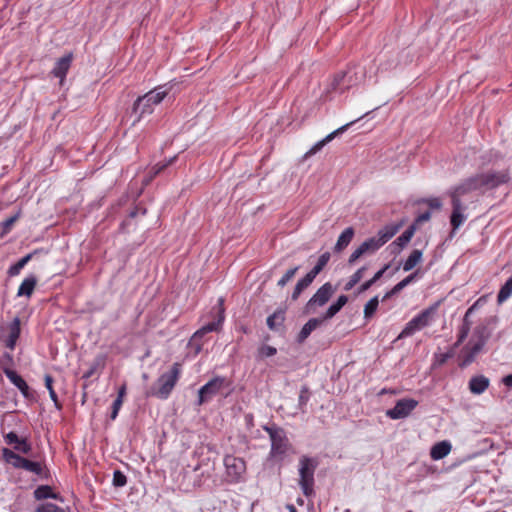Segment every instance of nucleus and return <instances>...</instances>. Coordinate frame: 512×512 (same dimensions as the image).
I'll return each mask as SVG.
<instances>
[{"label":"nucleus","mask_w":512,"mask_h":512,"mask_svg":"<svg viewBox=\"0 0 512 512\" xmlns=\"http://www.w3.org/2000/svg\"><path fill=\"white\" fill-rule=\"evenodd\" d=\"M168 94L165 86H159L145 95L138 97L133 105L135 115L133 124L140 121L143 115L151 114L155 105H158Z\"/></svg>","instance_id":"nucleus-1"},{"label":"nucleus","mask_w":512,"mask_h":512,"mask_svg":"<svg viewBox=\"0 0 512 512\" xmlns=\"http://www.w3.org/2000/svg\"><path fill=\"white\" fill-rule=\"evenodd\" d=\"M365 77V71L360 66L349 68L345 72L337 73L327 87V92L343 93L360 84Z\"/></svg>","instance_id":"nucleus-2"},{"label":"nucleus","mask_w":512,"mask_h":512,"mask_svg":"<svg viewBox=\"0 0 512 512\" xmlns=\"http://www.w3.org/2000/svg\"><path fill=\"white\" fill-rule=\"evenodd\" d=\"M181 373V365L174 363L168 372L163 373L155 386L148 392V395L156 396L160 399H166L175 387Z\"/></svg>","instance_id":"nucleus-3"},{"label":"nucleus","mask_w":512,"mask_h":512,"mask_svg":"<svg viewBox=\"0 0 512 512\" xmlns=\"http://www.w3.org/2000/svg\"><path fill=\"white\" fill-rule=\"evenodd\" d=\"M483 331V327L475 328L471 339L461 351L460 367H466L471 364L484 347L486 339L483 335Z\"/></svg>","instance_id":"nucleus-4"},{"label":"nucleus","mask_w":512,"mask_h":512,"mask_svg":"<svg viewBox=\"0 0 512 512\" xmlns=\"http://www.w3.org/2000/svg\"><path fill=\"white\" fill-rule=\"evenodd\" d=\"M399 228L400 225H386L378 231L377 235L365 240L360 245L364 254L375 253L398 232Z\"/></svg>","instance_id":"nucleus-5"},{"label":"nucleus","mask_w":512,"mask_h":512,"mask_svg":"<svg viewBox=\"0 0 512 512\" xmlns=\"http://www.w3.org/2000/svg\"><path fill=\"white\" fill-rule=\"evenodd\" d=\"M317 467V462L307 456L300 459L299 467V484L302 488L304 495L310 496L313 493L314 485V472Z\"/></svg>","instance_id":"nucleus-6"},{"label":"nucleus","mask_w":512,"mask_h":512,"mask_svg":"<svg viewBox=\"0 0 512 512\" xmlns=\"http://www.w3.org/2000/svg\"><path fill=\"white\" fill-rule=\"evenodd\" d=\"M436 311L435 306L424 309L417 316L412 318L398 335L397 339H403L412 336L415 332L422 330L427 327Z\"/></svg>","instance_id":"nucleus-7"},{"label":"nucleus","mask_w":512,"mask_h":512,"mask_svg":"<svg viewBox=\"0 0 512 512\" xmlns=\"http://www.w3.org/2000/svg\"><path fill=\"white\" fill-rule=\"evenodd\" d=\"M271 440L270 455L278 460H282L288 452L290 445L285 432L280 428L265 427Z\"/></svg>","instance_id":"nucleus-8"},{"label":"nucleus","mask_w":512,"mask_h":512,"mask_svg":"<svg viewBox=\"0 0 512 512\" xmlns=\"http://www.w3.org/2000/svg\"><path fill=\"white\" fill-rule=\"evenodd\" d=\"M3 457L7 463L13 465L15 468H21L36 475H40L42 473V466L39 462L23 458L10 449H3Z\"/></svg>","instance_id":"nucleus-9"},{"label":"nucleus","mask_w":512,"mask_h":512,"mask_svg":"<svg viewBox=\"0 0 512 512\" xmlns=\"http://www.w3.org/2000/svg\"><path fill=\"white\" fill-rule=\"evenodd\" d=\"M334 291L331 283L327 282L323 284L307 302L305 312L313 313L317 307L324 306L332 297Z\"/></svg>","instance_id":"nucleus-10"},{"label":"nucleus","mask_w":512,"mask_h":512,"mask_svg":"<svg viewBox=\"0 0 512 512\" xmlns=\"http://www.w3.org/2000/svg\"><path fill=\"white\" fill-rule=\"evenodd\" d=\"M224 465L226 468V476L230 482L240 481L246 472V464L242 458L227 455L224 458Z\"/></svg>","instance_id":"nucleus-11"},{"label":"nucleus","mask_w":512,"mask_h":512,"mask_svg":"<svg viewBox=\"0 0 512 512\" xmlns=\"http://www.w3.org/2000/svg\"><path fill=\"white\" fill-rule=\"evenodd\" d=\"M474 177L479 189H494L509 180V176L505 172H488Z\"/></svg>","instance_id":"nucleus-12"},{"label":"nucleus","mask_w":512,"mask_h":512,"mask_svg":"<svg viewBox=\"0 0 512 512\" xmlns=\"http://www.w3.org/2000/svg\"><path fill=\"white\" fill-rule=\"evenodd\" d=\"M225 383V378L215 377L204 386H202L198 392V404L202 405L203 403L211 400L214 396L219 394L224 388Z\"/></svg>","instance_id":"nucleus-13"},{"label":"nucleus","mask_w":512,"mask_h":512,"mask_svg":"<svg viewBox=\"0 0 512 512\" xmlns=\"http://www.w3.org/2000/svg\"><path fill=\"white\" fill-rule=\"evenodd\" d=\"M418 405V401L411 398L400 399L396 405L387 410L386 415L391 419H403L407 417Z\"/></svg>","instance_id":"nucleus-14"},{"label":"nucleus","mask_w":512,"mask_h":512,"mask_svg":"<svg viewBox=\"0 0 512 512\" xmlns=\"http://www.w3.org/2000/svg\"><path fill=\"white\" fill-rule=\"evenodd\" d=\"M479 190L475 177H471L457 185L449 192L452 203H462L461 198L472 191Z\"/></svg>","instance_id":"nucleus-15"},{"label":"nucleus","mask_w":512,"mask_h":512,"mask_svg":"<svg viewBox=\"0 0 512 512\" xmlns=\"http://www.w3.org/2000/svg\"><path fill=\"white\" fill-rule=\"evenodd\" d=\"M357 120L355 121H352L350 123H347L343 126H341L340 128L336 129L335 131H333L332 133L328 134L325 138H323L322 140L318 141L316 144H314L305 154H304V157L303 159H308L309 157L315 155L316 153H318L327 143H329L330 141H332L338 134L340 133H343L344 131L347 130V128L352 125L353 123H355Z\"/></svg>","instance_id":"nucleus-16"},{"label":"nucleus","mask_w":512,"mask_h":512,"mask_svg":"<svg viewBox=\"0 0 512 512\" xmlns=\"http://www.w3.org/2000/svg\"><path fill=\"white\" fill-rule=\"evenodd\" d=\"M4 440L8 445H13L14 449L28 454L31 451V444L26 438H19L15 432H9L4 436Z\"/></svg>","instance_id":"nucleus-17"},{"label":"nucleus","mask_w":512,"mask_h":512,"mask_svg":"<svg viewBox=\"0 0 512 512\" xmlns=\"http://www.w3.org/2000/svg\"><path fill=\"white\" fill-rule=\"evenodd\" d=\"M20 319L15 317L8 326V337L5 341L6 347L14 349L16 342L20 336Z\"/></svg>","instance_id":"nucleus-18"},{"label":"nucleus","mask_w":512,"mask_h":512,"mask_svg":"<svg viewBox=\"0 0 512 512\" xmlns=\"http://www.w3.org/2000/svg\"><path fill=\"white\" fill-rule=\"evenodd\" d=\"M223 320H224V310H223V308H221L218 320L216 322L208 323V324L204 325L202 328H200L199 330H197L194 333L192 340L196 341L197 339L201 338L202 336H204L205 334H207L209 332L218 331L222 325Z\"/></svg>","instance_id":"nucleus-19"},{"label":"nucleus","mask_w":512,"mask_h":512,"mask_svg":"<svg viewBox=\"0 0 512 512\" xmlns=\"http://www.w3.org/2000/svg\"><path fill=\"white\" fill-rule=\"evenodd\" d=\"M71 62H72V54L71 53L61 57L57 61L54 69L52 70L53 75L55 77H58L61 80H63L70 68Z\"/></svg>","instance_id":"nucleus-20"},{"label":"nucleus","mask_w":512,"mask_h":512,"mask_svg":"<svg viewBox=\"0 0 512 512\" xmlns=\"http://www.w3.org/2000/svg\"><path fill=\"white\" fill-rule=\"evenodd\" d=\"M323 323V320L320 318H311L308 320V322L302 327L301 331L297 335V342L299 344H302L314 331L316 328H318Z\"/></svg>","instance_id":"nucleus-21"},{"label":"nucleus","mask_w":512,"mask_h":512,"mask_svg":"<svg viewBox=\"0 0 512 512\" xmlns=\"http://www.w3.org/2000/svg\"><path fill=\"white\" fill-rule=\"evenodd\" d=\"M489 383V379L483 375L474 376L469 381V389L473 394H481L488 388Z\"/></svg>","instance_id":"nucleus-22"},{"label":"nucleus","mask_w":512,"mask_h":512,"mask_svg":"<svg viewBox=\"0 0 512 512\" xmlns=\"http://www.w3.org/2000/svg\"><path fill=\"white\" fill-rule=\"evenodd\" d=\"M452 214L450 218L451 225L453 227V230H456L462 225V223L465 220V216L463 214L465 207L462 203H452Z\"/></svg>","instance_id":"nucleus-23"},{"label":"nucleus","mask_w":512,"mask_h":512,"mask_svg":"<svg viewBox=\"0 0 512 512\" xmlns=\"http://www.w3.org/2000/svg\"><path fill=\"white\" fill-rule=\"evenodd\" d=\"M450 451L451 444L448 441H441L431 448L430 456L433 460H440L446 457Z\"/></svg>","instance_id":"nucleus-24"},{"label":"nucleus","mask_w":512,"mask_h":512,"mask_svg":"<svg viewBox=\"0 0 512 512\" xmlns=\"http://www.w3.org/2000/svg\"><path fill=\"white\" fill-rule=\"evenodd\" d=\"M314 279L313 275L308 272L302 279L298 280L292 292L291 299L296 301L301 293L311 285Z\"/></svg>","instance_id":"nucleus-25"},{"label":"nucleus","mask_w":512,"mask_h":512,"mask_svg":"<svg viewBox=\"0 0 512 512\" xmlns=\"http://www.w3.org/2000/svg\"><path fill=\"white\" fill-rule=\"evenodd\" d=\"M36 284L37 279L35 276L25 278L18 288L17 295L30 297L36 287Z\"/></svg>","instance_id":"nucleus-26"},{"label":"nucleus","mask_w":512,"mask_h":512,"mask_svg":"<svg viewBox=\"0 0 512 512\" xmlns=\"http://www.w3.org/2000/svg\"><path fill=\"white\" fill-rule=\"evenodd\" d=\"M354 236V229L352 227L346 228L341 235L338 237V240L335 244V251L340 252L344 248H346L349 243L352 241Z\"/></svg>","instance_id":"nucleus-27"},{"label":"nucleus","mask_w":512,"mask_h":512,"mask_svg":"<svg viewBox=\"0 0 512 512\" xmlns=\"http://www.w3.org/2000/svg\"><path fill=\"white\" fill-rule=\"evenodd\" d=\"M285 321V312L283 310L275 311L267 318V326L271 330H277Z\"/></svg>","instance_id":"nucleus-28"},{"label":"nucleus","mask_w":512,"mask_h":512,"mask_svg":"<svg viewBox=\"0 0 512 512\" xmlns=\"http://www.w3.org/2000/svg\"><path fill=\"white\" fill-rule=\"evenodd\" d=\"M6 375L10 381L26 396L29 387L24 379L12 370H7Z\"/></svg>","instance_id":"nucleus-29"},{"label":"nucleus","mask_w":512,"mask_h":512,"mask_svg":"<svg viewBox=\"0 0 512 512\" xmlns=\"http://www.w3.org/2000/svg\"><path fill=\"white\" fill-rule=\"evenodd\" d=\"M422 260V251L415 249L411 252V254L408 256L406 261L403 264V270L404 271H410L412 270L416 265H418Z\"/></svg>","instance_id":"nucleus-30"},{"label":"nucleus","mask_w":512,"mask_h":512,"mask_svg":"<svg viewBox=\"0 0 512 512\" xmlns=\"http://www.w3.org/2000/svg\"><path fill=\"white\" fill-rule=\"evenodd\" d=\"M37 251H34L32 253H29L27 254L26 256H24L23 258H21L17 263H15L14 265H12L9 270H8V274L10 276H16L19 274V272L21 271L22 268H24V266L32 259L33 255L36 253Z\"/></svg>","instance_id":"nucleus-31"},{"label":"nucleus","mask_w":512,"mask_h":512,"mask_svg":"<svg viewBox=\"0 0 512 512\" xmlns=\"http://www.w3.org/2000/svg\"><path fill=\"white\" fill-rule=\"evenodd\" d=\"M414 231L415 229L413 226L409 227L393 242V245H397L400 249L404 248L413 237Z\"/></svg>","instance_id":"nucleus-32"},{"label":"nucleus","mask_w":512,"mask_h":512,"mask_svg":"<svg viewBox=\"0 0 512 512\" xmlns=\"http://www.w3.org/2000/svg\"><path fill=\"white\" fill-rule=\"evenodd\" d=\"M367 270L366 266H362L359 268L348 280V282L344 286L345 291L351 290L364 276L365 271Z\"/></svg>","instance_id":"nucleus-33"},{"label":"nucleus","mask_w":512,"mask_h":512,"mask_svg":"<svg viewBox=\"0 0 512 512\" xmlns=\"http://www.w3.org/2000/svg\"><path fill=\"white\" fill-rule=\"evenodd\" d=\"M44 381H45V387L47 388V390L49 391V395H50V398L51 400L54 402L56 408L60 409L61 408V405L58 401V397H57V394L53 388V378L51 375L49 374H46L45 377H44Z\"/></svg>","instance_id":"nucleus-34"},{"label":"nucleus","mask_w":512,"mask_h":512,"mask_svg":"<svg viewBox=\"0 0 512 512\" xmlns=\"http://www.w3.org/2000/svg\"><path fill=\"white\" fill-rule=\"evenodd\" d=\"M329 260H330V253L329 252L323 253L318 258L317 264L314 266V268L309 273L312 274L313 277L315 278L323 270V268L327 265Z\"/></svg>","instance_id":"nucleus-35"},{"label":"nucleus","mask_w":512,"mask_h":512,"mask_svg":"<svg viewBox=\"0 0 512 512\" xmlns=\"http://www.w3.org/2000/svg\"><path fill=\"white\" fill-rule=\"evenodd\" d=\"M512 295V277H510L506 283L501 287L498 296L497 301L499 303L504 302Z\"/></svg>","instance_id":"nucleus-36"},{"label":"nucleus","mask_w":512,"mask_h":512,"mask_svg":"<svg viewBox=\"0 0 512 512\" xmlns=\"http://www.w3.org/2000/svg\"><path fill=\"white\" fill-rule=\"evenodd\" d=\"M34 496L38 500H42V499H46V498H56V495L52 492L51 487L46 486V485L39 486L34 491Z\"/></svg>","instance_id":"nucleus-37"},{"label":"nucleus","mask_w":512,"mask_h":512,"mask_svg":"<svg viewBox=\"0 0 512 512\" xmlns=\"http://www.w3.org/2000/svg\"><path fill=\"white\" fill-rule=\"evenodd\" d=\"M378 305H379V300H378V297L375 296L373 298H371L365 305L364 307V317L366 319H369L371 318L374 313L376 312L377 308H378Z\"/></svg>","instance_id":"nucleus-38"},{"label":"nucleus","mask_w":512,"mask_h":512,"mask_svg":"<svg viewBox=\"0 0 512 512\" xmlns=\"http://www.w3.org/2000/svg\"><path fill=\"white\" fill-rule=\"evenodd\" d=\"M299 267H293L286 271V273L282 276V278L278 281L277 285L281 288H283L296 274Z\"/></svg>","instance_id":"nucleus-39"},{"label":"nucleus","mask_w":512,"mask_h":512,"mask_svg":"<svg viewBox=\"0 0 512 512\" xmlns=\"http://www.w3.org/2000/svg\"><path fill=\"white\" fill-rule=\"evenodd\" d=\"M481 301H482V298H479L470 308H468V310L466 311V313L464 315L462 326H467V327L471 328L472 322L469 319V317L476 310V308L479 306Z\"/></svg>","instance_id":"nucleus-40"},{"label":"nucleus","mask_w":512,"mask_h":512,"mask_svg":"<svg viewBox=\"0 0 512 512\" xmlns=\"http://www.w3.org/2000/svg\"><path fill=\"white\" fill-rule=\"evenodd\" d=\"M18 218H19V214H15V215L7 218L5 221H3L1 223V226H2L1 236L5 235L6 233H8L10 231L11 227L18 220Z\"/></svg>","instance_id":"nucleus-41"},{"label":"nucleus","mask_w":512,"mask_h":512,"mask_svg":"<svg viewBox=\"0 0 512 512\" xmlns=\"http://www.w3.org/2000/svg\"><path fill=\"white\" fill-rule=\"evenodd\" d=\"M127 483L126 476L119 470L114 471L113 474V485L115 487H123Z\"/></svg>","instance_id":"nucleus-42"},{"label":"nucleus","mask_w":512,"mask_h":512,"mask_svg":"<svg viewBox=\"0 0 512 512\" xmlns=\"http://www.w3.org/2000/svg\"><path fill=\"white\" fill-rule=\"evenodd\" d=\"M36 512H65L62 508L52 503H46L41 505Z\"/></svg>","instance_id":"nucleus-43"},{"label":"nucleus","mask_w":512,"mask_h":512,"mask_svg":"<svg viewBox=\"0 0 512 512\" xmlns=\"http://www.w3.org/2000/svg\"><path fill=\"white\" fill-rule=\"evenodd\" d=\"M277 353V349L273 346L263 345L259 348V354L263 357H271Z\"/></svg>","instance_id":"nucleus-44"},{"label":"nucleus","mask_w":512,"mask_h":512,"mask_svg":"<svg viewBox=\"0 0 512 512\" xmlns=\"http://www.w3.org/2000/svg\"><path fill=\"white\" fill-rule=\"evenodd\" d=\"M341 309L336 306L335 303H333L332 305H330V307L327 309V311L325 312L324 316L322 318H320L321 320H323V322L325 320H328V319H331L332 317H334Z\"/></svg>","instance_id":"nucleus-45"},{"label":"nucleus","mask_w":512,"mask_h":512,"mask_svg":"<svg viewBox=\"0 0 512 512\" xmlns=\"http://www.w3.org/2000/svg\"><path fill=\"white\" fill-rule=\"evenodd\" d=\"M469 332H470L469 327L461 326L459 335H458V339H457L456 343L454 344V348L458 347L467 338Z\"/></svg>","instance_id":"nucleus-46"},{"label":"nucleus","mask_w":512,"mask_h":512,"mask_svg":"<svg viewBox=\"0 0 512 512\" xmlns=\"http://www.w3.org/2000/svg\"><path fill=\"white\" fill-rule=\"evenodd\" d=\"M364 252L361 248V246H359L357 249H355L353 251V253L350 255L349 259H348V263L350 265L354 264L360 257L364 256Z\"/></svg>","instance_id":"nucleus-47"},{"label":"nucleus","mask_w":512,"mask_h":512,"mask_svg":"<svg viewBox=\"0 0 512 512\" xmlns=\"http://www.w3.org/2000/svg\"><path fill=\"white\" fill-rule=\"evenodd\" d=\"M123 404V400L116 398L112 405L111 419H116L118 412Z\"/></svg>","instance_id":"nucleus-48"},{"label":"nucleus","mask_w":512,"mask_h":512,"mask_svg":"<svg viewBox=\"0 0 512 512\" xmlns=\"http://www.w3.org/2000/svg\"><path fill=\"white\" fill-rule=\"evenodd\" d=\"M309 400V390L306 386L302 387L299 395V405L303 406L306 405V403Z\"/></svg>","instance_id":"nucleus-49"},{"label":"nucleus","mask_w":512,"mask_h":512,"mask_svg":"<svg viewBox=\"0 0 512 512\" xmlns=\"http://www.w3.org/2000/svg\"><path fill=\"white\" fill-rule=\"evenodd\" d=\"M175 158H171L169 161L161 164H157L153 167V176H156L157 174H159L164 168H166L167 166H169L173 161H174Z\"/></svg>","instance_id":"nucleus-50"},{"label":"nucleus","mask_w":512,"mask_h":512,"mask_svg":"<svg viewBox=\"0 0 512 512\" xmlns=\"http://www.w3.org/2000/svg\"><path fill=\"white\" fill-rule=\"evenodd\" d=\"M425 202L429 205V207L433 209H440L442 206L441 200L439 198H430L425 200Z\"/></svg>","instance_id":"nucleus-51"},{"label":"nucleus","mask_w":512,"mask_h":512,"mask_svg":"<svg viewBox=\"0 0 512 512\" xmlns=\"http://www.w3.org/2000/svg\"><path fill=\"white\" fill-rule=\"evenodd\" d=\"M390 265L386 264L382 269H380L378 272L374 274V276L370 279L373 283H376L383 275L384 273L389 269Z\"/></svg>","instance_id":"nucleus-52"},{"label":"nucleus","mask_w":512,"mask_h":512,"mask_svg":"<svg viewBox=\"0 0 512 512\" xmlns=\"http://www.w3.org/2000/svg\"><path fill=\"white\" fill-rule=\"evenodd\" d=\"M416 276H417V271H416V272H414V273H412V274H410L409 276H407L406 278H404V279H403L402 281H400V282H401V284H402V285L404 286V288H405L406 286H408L410 283H412V282L415 280Z\"/></svg>","instance_id":"nucleus-53"},{"label":"nucleus","mask_w":512,"mask_h":512,"mask_svg":"<svg viewBox=\"0 0 512 512\" xmlns=\"http://www.w3.org/2000/svg\"><path fill=\"white\" fill-rule=\"evenodd\" d=\"M374 283L369 279L368 281L362 283L359 287H358V294H361L363 292H365L366 290H368Z\"/></svg>","instance_id":"nucleus-54"},{"label":"nucleus","mask_w":512,"mask_h":512,"mask_svg":"<svg viewBox=\"0 0 512 512\" xmlns=\"http://www.w3.org/2000/svg\"><path fill=\"white\" fill-rule=\"evenodd\" d=\"M430 218H431V213L429 211H427V212H424V213L420 214L417 217L416 222L417 223H423V222L428 221Z\"/></svg>","instance_id":"nucleus-55"},{"label":"nucleus","mask_w":512,"mask_h":512,"mask_svg":"<svg viewBox=\"0 0 512 512\" xmlns=\"http://www.w3.org/2000/svg\"><path fill=\"white\" fill-rule=\"evenodd\" d=\"M348 297L346 295H340L335 302L336 306H338L340 309L347 303Z\"/></svg>","instance_id":"nucleus-56"},{"label":"nucleus","mask_w":512,"mask_h":512,"mask_svg":"<svg viewBox=\"0 0 512 512\" xmlns=\"http://www.w3.org/2000/svg\"><path fill=\"white\" fill-rule=\"evenodd\" d=\"M348 297L346 295H340L335 302L336 306H338L340 309L347 303Z\"/></svg>","instance_id":"nucleus-57"},{"label":"nucleus","mask_w":512,"mask_h":512,"mask_svg":"<svg viewBox=\"0 0 512 512\" xmlns=\"http://www.w3.org/2000/svg\"><path fill=\"white\" fill-rule=\"evenodd\" d=\"M453 355H454V348H453L451 351H449V352H447V353L442 354V355H441V358H440V360H439L440 364L445 363V362H446L449 358H451Z\"/></svg>","instance_id":"nucleus-58"},{"label":"nucleus","mask_w":512,"mask_h":512,"mask_svg":"<svg viewBox=\"0 0 512 512\" xmlns=\"http://www.w3.org/2000/svg\"><path fill=\"white\" fill-rule=\"evenodd\" d=\"M126 395V385L123 384L119 390H118V395H117V398L118 399H121V400H124V397Z\"/></svg>","instance_id":"nucleus-59"},{"label":"nucleus","mask_w":512,"mask_h":512,"mask_svg":"<svg viewBox=\"0 0 512 512\" xmlns=\"http://www.w3.org/2000/svg\"><path fill=\"white\" fill-rule=\"evenodd\" d=\"M502 381L507 387H512V374L505 376Z\"/></svg>","instance_id":"nucleus-60"},{"label":"nucleus","mask_w":512,"mask_h":512,"mask_svg":"<svg viewBox=\"0 0 512 512\" xmlns=\"http://www.w3.org/2000/svg\"><path fill=\"white\" fill-rule=\"evenodd\" d=\"M402 289H404V286L399 282L392 288V293L398 294Z\"/></svg>","instance_id":"nucleus-61"},{"label":"nucleus","mask_w":512,"mask_h":512,"mask_svg":"<svg viewBox=\"0 0 512 512\" xmlns=\"http://www.w3.org/2000/svg\"><path fill=\"white\" fill-rule=\"evenodd\" d=\"M394 295H396V294H395V293H392V289H391L390 291L386 292V294L384 295V297H383V299H382V300H383V301H385V300H387V299L391 298V297H392V296H394Z\"/></svg>","instance_id":"nucleus-62"},{"label":"nucleus","mask_w":512,"mask_h":512,"mask_svg":"<svg viewBox=\"0 0 512 512\" xmlns=\"http://www.w3.org/2000/svg\"><path fill=\"white\" fill-rule=\"evenodd\" d=\"M285 508H286V510H287L288 512H297V510H296L295 506H294V505H292V504H288V505H286V507H285Z\"/></svg>","instance_id":"nucleus-63"},{"label":"nucleus","mask_w":512,"mask_h":512,"mask_svg":"<svg viewBox=\"0 0 512 512\" xmlns=\"http://www.w3.org/2000/svg\"><path fill=\"white\" fill-rule=\"evenodd\" d=\"M94 373V370L93 369H90L89 371H87L85 374H84V378H89L93 375Z\"/></svg>","instance_id":"nucleus-64"}]
</instances>
